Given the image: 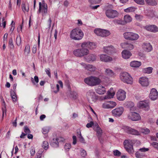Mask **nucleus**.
Instances as JSON below:
<instances>
[{"label":"nucleus","mask_w":158,"mask_h":158,"mask_svg":"<svg viewBox=\"0 0 158 158\" xmlns=\"http://www.w3.org/2000/svg\"><path fill=\"white\" fill-rule=\"evenodd\" d=\"M85 82L91 86L99 85L101 82V80L99 78L95 76H90L85 79Z\"/></svg>","instance_id":"1"},{"label":"nucleus","mask_w":158,"mask_h":158,"mask_svg":"<svg viewBox=\"0 0 158 158\" xmlns=\"http://www.w3.org/2000/svg\"><path fill=\"white\" fill-rule=\"evenodd\" d=\"M105 74L109 77H113L115 76L113 71L109 68L105 69Z\"/></svg>","instance_id":"25"},{"label":"nucleus","mask_w":158,"mask_h":158,"mask_svg":"<svg viewBox=\"0 0 158 158\" xmlns=\"http://www.w3.org/2000/svg\"><path fill=\"white\" fill-rule=\"evenodd\" d=\"M45 71L46 73L48 75V76L50 77H51V73L50 71V69L49 68L48 69H45Z\"/></svg>","instance_id":"58"},{"label":"nucleus","mask_w":158,"mask_h":158,"mask_svg":"<svg viewBox=\"0 0 158 158\" xmlns=\"http://www.w3.org/2000/svg\"><path fill=\"white\" fill-rule=\"evenodd\" d=\"M96 59V57L94 54H91L88 56L86 58V60L88 62H93Z\"/></svg>","instance_id":"33"},{"label":"nucleus","mask_w":158,"mask_h":158,"mask_svg":"<svg viewBox=\"0 0 158 158\" xmlns=\"http://www.w3.org/2000/svg\"><path fill=\"white\" fill-rule=\"evenodd\" d=\"M71 148V145L70 143H66L64 145V148L65 150L70 149Z\"/></svg>","instance_id":"57"},{"label":"nucleus","mask_w":158,"mask_h":158,"mask_svg":"<svg viewBox=\"0 0 158 158\" xmlns=\"http://www.w3.org/2000/svg\"><path fill=\"white\" fill-rule=\"evenodd\" d=\"M103 48L104 52L108 54L115 53L116 52V49L111 45L104 47Z\"/></svg>","instance_id":"17"},{"label":"nucleus","mask_w":158,"mask_h":158,"mask_svg":"<svg viewBox=\"0 0 158 158\" xmlns=\"http://www.w3.org/2000/svg\"><path fill=\"white\" fill-rule=\"evenodd\" d=\"M31 80L33 83L34 85H36V84H37L39 82L38 77L37 76H35L34 77V79L33 78L31 77Z\"/></svg>","instance_id":"41"},{"label":"nucleus","mask_w":158,"mask_h":158,"mask_svg":"<svg viewBox=\"0 0 158 158\" xmlns=\"http://www.w3.org/2000/svg\"><path fill=\"white\" fill-rule=\"evenodd\" d=\"M132 20V18L129 15H127L124 16L123 21L125 24L130 23Z\"/></svg>","instance_id":"31"},{"label":"nucleus","mask_w":158,"mask_h":158,"mask_svg":"<svg viewBox=\"0 0 158 158\" xmlns=\"http://www.w3.org/2000/svg\"><path fill=\"white\" fill-rule=\"evenodd\" d=\"M136 9V8L135 7L131 6L124 9V11L126 13H130L134 12Z\"/></svg>","instance_id":"35"},{"label":"nucleus","mask_w":158,"mask_h":158,"mask_svg":"<svg viewBox=\"0 0 158 158\" xmlns=\"http://www.w3.org/2000/svg\"><path fill=\"white\" fill-rule=\"evenodd\" d=\"M120 79L123 82L128 84H131L133 82V78L129 73L126 72L120 74Z\"/></svg>","instance_id":"3"},{"label":"nucleus","mask_w":158,"mask_h":158,"mask_svg":"<svg viewBox=\"0 0 158 158\" xmlns=\"http://www.w3.org/2000/svg\"><path fill=\"white\" fill-rule=\"evenodd\" d=\"M24 52L27 54H29L30 52V46L29 45H27L25 47L24 49Z\"/></svg>","instance_id":"50"},{"label":"nucleus","mask_w":158,"mask_h":158,"mask_svg":"<svg viewBox=\"0 0 158 158\" xmlns=\"http://www.w3.org/2000/svg\"><path fill=\"white\" fill-rule=\"evenodd\" d=\"M73 144L74 145H75L77 143V138L76 136L74 135L73 137Z\"/></svg>","instance_id":"61"},{"label":"nucleus","mask_w":158,"mask_h":158,"mask_svg":"<svg viewBox=\"0 0 158 158\" xmlns=\"http://www.w3.org/2000/svg\"><path fill=\"white\" fill-rule=\"evenodd\" d=\"M126 104L127 107L130 109V112L134 111L136 110V108L134 106V104L133 102H128Z\"/></svg>","instance_id":"29"},{"label":"nucleus","mask_w":158,"mask_h":158,"mask_svg":"<svg viewBox=\"0 0 158 158\" xmlns=\"http://www.w3.org/2000/svg\"><path fill=\"white\" fill-rule=\"evenodd\" d=\"M141 65V63L138 61L134 60L131 62L130 63V65L133 68H138Z\"/></svg>","instance_id":"30"},{"label":"nucleus","mask_w":158,"mask_h":158,"mask_svg":"<svg viewBox=\"0 0 158 158\" xmlns=\"http://www.w3.org/2000/svg\"><path fill=\"white\" fill-rule=\"evenodd\" d=\"M136 19L138 21L142 20L143 19V16L142 15L136 14L135 16Z\"/></svg>","instance_id":"51"},{"label":"nucleus","mask_w":158,"mask_h":158,"mask_svg":"<svg viewBox=\"0 0 158 158\" xmlns=\"http://www.w3.org/2000/svg\"><path fill=\"white\" fill-rule=\"evenodd\" d=\"M137 105L138 107L141 108H145L146 110H148L149 109L148 105V103L143 101L139 102Z\"/></svg>","instance_id":"27"},{"label":"nucleus","mask_w":158,"mask_h":158,"mask_svg":"<svg viewBox=\"0 0 158 158\" xmlns=\"http://www.w3.org/2000/svg\"><path fill=\"white\" fill-rule=\"evenodd\" d=\"M134 1L136 3L140 5H143L144 3V0H134Z\"/></svg>","instance_id":"54"},{"label":"nucleus","mask_w":158,"mask_h":158,"mask_svg":"<svg viewBox=\"0 0 158 158\" xmlns=\"http://www.w3.org/2000/svg\"><path fill=\"white\" fill-rule=\"evenodd\" d=\"M84 68L88 71L94 72L97 70V68L94 65L90 64H86L84 63L80 64Z\"/></svg>","instance_id":"15"},{"label":"nucleus","mask_w":158,"mask_h":158,"mask_svg":"<svg viewBox=\"0 0 158 158\" xmlns=\"http://www.w3.org/2000/svg\"><path fill=\"white\" fill-rule=\"evenodd\" d=\"M77 137L79 139L80 142L82 143H85V140L81 135L80 131L77 132Z\"/></svg>","instance_id":"37"},{"label":"nucleus","mask_w":158,"mask_h":158,"mask_svg":"<svg viewBox=\"0 0 158 158\" xmlns=\"http://www.w3.org/2000/svg\"><path fill=\"white\" fill-rule=\"evenodd\" d=\"M94 123L93 122L91 121L89 123H88L86 125V127L87 128H89L91 127L93 125H94Z\"/></svg>","instance_id":"59"},{"label":"nucleus","mask_w":158,"mask_h":158,"mask_svg":"<svg viewBox=\"0 0 158 158\" xmlns=\"http://www.w3.org/2000/svg\"><path fill=\"white\" fill-rule=\"evenodd\" d=\"M71 97L73 99H75L77 98V94L76 92L75 91L71 92Z\"/></svg>","instance_id":"49"},{"label":"nucleus","mask_w":158,"mask_h":158,"mask_svg":"<svg viewBox=\"0 0 158 158\" xmlns=\"http://www.w3.org/2000/svg\"><path fill=\"white\" fill-rule=\"evenodd\" d=\"M122 55L123 58L127 59L130 58L132 55V53L130 52L127 50H124L122 52Z\"/></svg>","instance_id":"26"},{"label":"nucleus","mask_w":158,"mask_h":158,"mask_svg":"<svg viewBox=\"0 0 158 158\" xmlns=\"http://www.w3.org/2000/svg\"><path fill=\"white\" fill-rule=\"evenodd\" d=\"M5 19L4 18H3L2 19V20L3 21V23L2 25L1 26V24H0V26L2 27L3 26V28H5L6 27V21H4Z\"/></svg>","instance_id":"63"},{"label":"nucleus","mask_w":158,"mask_h":158,"mask_svg":"<svg viewBox=\"0 0 158 158\" xmlns=\"http://www.w3.org/2000/svg\"><path fill=\"white\" fill-rule=\"evenodd\" d=\"M49 143L47 141H44L42 144V147L45 150H47L48 148Z\"/></svg>","instance_id":"42"},{"label":"nucleus","mask_w":158,"mask_h":158,"mask_svg":"<svg viewBox=\"0 0 158 158\" xmlns=\"http://www.w3.org/2000/svg\"><path fill=\"white\" fill-rule=\"evenodd\" d=\"M119 13L114 10L111 9H107L105 11V15L107 17L110 19H114L117 17Z\"/></svg>","instance_id":"7"},{"label":"nucleus","mask_w":158,"mask_h":158,"mask_svg":"<svg viewBox=\"0 0 158 158\" xmlns=\"http://www.w3.org/2000/svg\"><path fill=\"white\" fill-rule=\"evenodd\" d=\"M74 55L77 57H81L86 55L89 53V50L85 48H82L75 50L73 52Z\"/></svg>","instance_id":"4"},{"label":"nucleus","mask_w":158,"mask_h":158,"mask_svg":"<svg viewBox=\"0 0 158 158\" xmlns=\"http://www.w3.org/2000/svg\"><path fill=\"white\" fill-rule=\"evenodd\" d=\"M81 48H88L90 49H93L96 48V45L93 42H87L82 43L81 45Z\"/></svg>","instance_id":"18"},{"label":"nucleus","mask_w":158,"mask_h":158,"mask_svg":"<svg viewBox=\"0 0 158 158\" xmlns=\"http://www.w3.org/2000/svg\"><path fill=\"white\" fill-rule=\"evenodd\" d=\"M9 45L10 49H13L14 48V46L12 38H10L9 40Z\"/></svg>","instance_id":"43"},{"label":"nucleus","mask_w":158,"mask_h":158,"mask_svg":"<svg viewBox=\"0 0 158 158\" xmlns=\"http://www.w3.org/2000/svg\"><path fill=\"white\" fill-rule=\"evenodd\" d=\"M102 0H89V2L91 4H96L99 3Z\"/></svg>","instance_id":"47"},{"label":"nucleus","mask_w":158,"mask_h":158,"mask_svg":"<svg viewBox=\"0 0 158 158\" xmlns=\"http://www.w3.org/2000/svg\"><path fill=\"white\" fill-rule=\"evenodd\" d=\"M81 154L82 156L85 157L86 155V152L84 149H82Z\"/></svg>","instance_id":"56"},{"label":"nucleus","mask_w":158,"mask_h":158,"mask_svg":"<svg viewBox=\"0 0 158 158\" xmlns=\"http://www.w3.org/2000/svg\"><path fill=\"white\" fill-rule=\"evenodd\" d=\"M143 49L146 51L149 52L152 49V46L149 43H144L142 45Z\"/></svg>","instance_id":"24"},{"label":"nucleus","mask_w":158,"mask_h":158,"mask_svg":"<svg viewBox=\"0 0 158 158\" xmlns=\"http://www.w3.org/2000/svg\"><path fill=\"white\" fill-rule=\"evenodd\" d=\"M132 141L131 140H125L124 142V147L128 152H131L133 150V145Z\"/></svg>","instance_id":"13"},{"label":"nucleus","mask_w":158,"mask_h":158,"mask_svg":"<svg viewBox=\"0 0 158 158\" xmlns=\"http://www.w3.org/2000/svg\"><path fill=\"white\" fill-rule=\"evenodd\" d=\"M158 97V92L157 90L154 89H152L150 91L149 97L151 99L153 100H156Z\"/></svg>","instance_id":"20"},{"label":"nucleus","mask_w":158,"mask_h":158,"mask_svg":"<svg viewBox=\"0 0 158 158\" xmlns=\"http://www.w3.org/2000/svg\"><path fill=\"white\" fill-rule=\"evenodd\" d=\"M84 36V33L81 30L78 28L74 29L71 31L70 37L75 40H80Z\"/></svg>","instance_id":"2"},{"label":"nucleus","mask_w":158,"mask_h":158,"mask_svg":"<svg viewBox=\"0 0 158 158\" xmlns=\"http://www.w3.org/2000/svg\"><path fill=\"white\" fill-rule=\"evenodd\" d=\"M2 117L3 118L4 115V114L6 115V108L5 107H4V108H2Z\"/></svg>","instance_id":"62"},{"label":"nucleus","mask_w":158,"mask_h":158,"mask_svg":"<svg viewBox=\"0 0 158 158\" xmlns=\"http://www.w3.org/2000/svg\"><path fill=\"white\" fill-rule=\"evenodd\" d=\"M135 156L136 158H142L145 156V155L144 153L142 152L139 150L135 153Z\"/></svg>","instance_id":"36"},{"label":"nucleus","mask_w":158,"mask_h":158,"mask_svg":"<svg viewBox=\"0 0 158 158\" xmlns=\"http://www.w3.org/2000/svg\"><path fill=\"white\" fill-rule=\"evenodd\" d=\"M123 129L126 133L132 135H139L140 134V132L128 126H124Z\"/></svg>","instance_id":"9"},{"label":"nucleus","mask_w":158,"mask_h":158,"mask_svg":"<svg viewBox=\"0 0 158 158\" xmlns=\"http://www.w3.org/2000/svg\"><path fill=\"white\" fill-rule=\"evenodd\" d=\"M36 51V46L34 45L32 48V52L34 53H35Z\"/></svg>","instance_id":"64"},{"label":"nucleus","mask_w":158,"mask_h":158,"mask_svg":"<svg viewBox=\"0 0 158 158\" xmlns=\"http://www.w3.org/2000/svg\"><path fill=\"white\" fill-rule=\"evenodd\" d=\"M124 111V108L122 106H119L113 110L112 113L113 116L116 117H118L122 114Z\"/></svg>","instance_id":"11"},{"label":"nucleus","mask_w":158,"mask_h":158,"mask_svg":"<svg viewBox=\"0 0 158 158\" xmlns=\"http://www.w3.org/2000/svg\"><path fill=\"white\" fill-rule=\"evenodd\" d=\"M102 107L104 109H110L109 102L103 103L102 105Z\"/></svg>","instance_id":"44"},{"label":"nucleus","mask_w":158,"mask_h":158,"mask_svg":"<svg viewBox=\"0 0 158 158\" xmlns=\"http://www.w3.org/2000/svg\"><path fill=\"white\" fill-rule=\"evenodd\" d=\"M146 29L148 31L155 33L158 31V28L155 25L147 26L146 27Z\"/></svg>","instance_id":"28"},{"label":"nucleus","mask_w":158,"mask_h":158,"mask_svg":"<svg viewBox=\"0 0 158 158\" xmlns=\"http://www.w3.org/2000/svg\"><path fill=\"white\" fill-rule=\"evenodd\" d=\"M128 118L133 121H136L140 120L141 117L139 114L136 112L130 111L127 115Z\"/></svg>","instance_id":"12"},{"label":"nucleus","mask_w":158,"mask_h":158,"mask_svg":"<svg viewBox=\"0 0 158 158\" xmlns=\"http://www.w3.org/2000/svg\"><path fill=\"white\" fill-rule=\"evenodd\" d=\"M139 82L142 86L144 87L148 86L149 83L148 79L145 77L140 78Z\"/></svg>","instance_id":"21"},{"label":"nucleus","mask_w":158,"mask_h":158,"mask_svg":"<svg viewBox=\"0 0 158 158\" xmlns=\"http://www.w3.org/2000/svg\"><path fill=\"white\" fill-rule=\"evenodd\" d=\"M109 102L110 109L113 108L117 105L116 102H114L110 101Z\"/></svg>","instance_id":"46"},{"label":"nucleus","mask_w":158,"mask_h":158,"mask_svg":"<svg viewBox=\"0 0 158 158\" xmlns=\"http://www.w3.org/2000/svg\"><path fill=\"white\" fill-rule=\"evenodd\" d=\"M152 145L156 148L158 149V143L156 142H153Z\"/></svg>","instance_id":"60"},{"label":"nucleus","mask_w":158,"mask_h":158,"mask_svg":"<svg viewBox=\"0 0 158 158\" xmlns=\"http://www.w3.org/2000/svg\"><path fill=\"white\" fill-rule=\"evenodd\" d=\"M99 56L100 60L102 61L109 62L112 60V58L106 55L101 54Z\"/></svg>","instance_id":"22"},{"label":"nucleus","mask_w":158,"mask_h":158,"mask_svg":"<svg viewBox=\"0 0 158 158\" xmlns=\"http://www.w3.org/2000/svg\"><path fill=\"white\" fill-rule=\"evenodd\" d=\"M64 138L60 137L56 139H53L51 143V145L54 148H57L59 146V142L60 141H63Z\"/></svg>","instance_id":"19"},{"label":"nucleus","mask_w":158,"mask_h":158,"mask_svg":"<svg viewBox=\"0 0 158 158\" xmlns=\"http://www.w3.org/2000/svg\"><path fill=\"white\" fill-rule=\"evenodd\" d=\"M121 46L123 48L130 50L134 49L135 48V46L133 44L129 42L122 43L121 44Z\"/></svg>","instance_id":"16"},{"label":"nucleus","mask_w":158,"mask_h":158,"mask_svg":"<svg viewBox=\"0 0 158 158\" xmlns=\"http://www.w3.org/2000/svg\"><path fill=\"white\" fill-rule=\"evenodd\" d=\"M49 131V128L48 127H45L42 129V132L44 134H47Z\"/></svg>","instance_id":"48"},{"label":"nucleus","mask_w":158,"mask_h":158,"mask_svg":"<svg viewBox=\"0 0 158 158\" xmlns=\"http://www.w3.org/2000/svg\"><path fill=\"white\" fill-rule=\"evenodd\" d=\"M114 94L115 93L114 92H110L108 91L107 92V95L104 97V99H106L113 98Z\"/></svg>","instance_id":"38"},{"label":"nucleus","mask_w":158,"mask_h":158,"mask_svg":"<svg viewBox=\"0 0 158 158\" xmlns=\"http://www.w3.org/2000/svg\"><path fill=\"white\" fill-rule=\"evenodd\" d=\"M149 150V149L148 148H146L144 147L142 148H140L139 149L140 152L143 153H144L146 152H147Z\"/></svg>","instance_id":"55"},{"label":"nucleus","mask_w":158,"mask_h":158,"mask_svg":"<svg viewBox=\"0 0 158 158\" xmlns=\"http://www.w3.org/2000/svg\"><path fill=\"white\" fill-rule=\"evenodd\" d=\"M153 68L152 67H149L145 68L143 69V72L149 74L152 72Z\"/></svg>","instance_id":"40"},{"label":"nucleus","mask_w":158,"mask_h":158,"mask_svg":"<svg viewBox=\"0 0 158 158\" xmlns=\"http://www.w3.org/2000/svg\"><path fill=\"white\" fill-rule=\"evenodd\" d=\"M96 92L100 95L103 94L106 92V89L101 85H98L95 89Z\"/></svg>","instance_id":"23"},{"label":"nucleus","mask_w":158,"mask_h":158,"mask_svg":"<svg viewBox=\"0 0 158 158\" xmlns=\"http://www.w3.org/2000/svg\"><path fill=\"white\" fill-rule=\"evenodd\" d=\"M114 156H120L121 155V153L117 150H115L113 151Z\"/></svg>","instance_id":"52"},{"label":"nucleus","mask_w":158,"mask_h":158,"mask_svg":"<svg viewBox=\"0 0 158 158\" xmlns=\"http://www.w3.org/2000/svg\"><path fill=\"white\" fill-rule=\"evenodd\" d=\"M86 96L89 102L91 103L95 102L98 99V96L93 90L89 91L87 93Z\"/></svg>","instance_id":"6"},{"label":"nucleus","mask_w":158,"mask_h":158,"mask_svg":"<svg viewBox=\"0 0 158 158\" xmlns=\"http://www.w3.org/2000/svg\"><path fill=\"white\" fill-rule=\"evenodd\" d=\"M24 131L26 133V134L30 133L31 132V131L28 127L27 126H25L24 127Z\"/></svg>","instance_id":"53"},{"label":"nucleus","mask_w":158,"mask_h":158,"mask_svg":"<svg viewBox=\"0 0 158 158\" xmlns=\"http://www.w3.org/2000/svg\"><path fill=\"white\" fill-rule=\"evenodd\" d=\"M22 8L24 13L27 12L29 11V7L28 5L25 4L24 3H22Z\"/></svg>","instance_id":"39"},{"label":"nucleus","mask_w":158,"mask_h":158,"mask_svg":"<svg viewBox=\"0 0 158 158\" xmlns=\"http://www.w3.org/2000/svg\"><path fill=\"white\" fill-rule=\"evenodd\" d=\"M96 131L97 132V135L98 137V139L99 141L101 142L100 139L102 135V130L98 126L96 127Z\"/></svg>","instance_id":"32"},{"label":"nucleus","mask_w":158,"mask_h":158,"mask_svg":"<svg viewBox=\"0 0 158 158\" xmlns=\"http://www.w3.org/2000/svg\"><path fill=\"white\" fill-rule=\"evenodd\" d=\"M39 4V9L38 11L39 13H41L43 16H45L48 13L47 4L44 3V1H43L42 3L40 2Z\"/></svg>","instance_id":"8"},{"label":"nucleus","mask_w":158,"mask_h":158,"mask_svg":"<svg viewBox=\"0 0 158 158\" xmlns=\"http://www.w3.org/2000/svg\"><path fill=\"white\" fill-rule=\"evenodd\" d=\"M146 4L151 6H155L157 4L156 0H145Z\"/></svg>","instance_id":"34"},{"label":"nucleus","mask_w":158,"mask_h":158,"mask_svg":"<svg viewBox=\"0 0 158 158\" xmlns=\"http://www.w3.org/2000/svg\"><path fill=\"white\" fill-rule=\"evenodd\" d=\"M123 35L125 39L131 41L136 40L139 38L138 34L130 32H126Z\"/></svg>","instance_id":"5"},{"label":"nucleus","mask_w":158,"mask_h":158,"mask_svg":"<svg viewBox=\"0 0 158 158\" xmlns=\"http://www.w3.org/2000/svg\"><path fill=\"white\" fill-rule=\"evenodd\" d=\"M126 93L122 89H119L117 93L116 96L117 99L119 101H123L126 98Z\"/></svg>","instance_id":"14"},{"label":"nucleus","mask_w":158,"mask_h":158,"mask_svg":"<svg viewBox=\"0 0 158 158\" xmlns=\"http://www.w3.org/2000/svg\"><path fill=\"white\" fill-rule=\"evenodd\" d=\"M16 43L18 46L20 45L21 43V40L20 35L17 36L16 38Z\"/></svg>","instance_id":"45"},{"label":"nucleus","mask_w":158,"mask_h":158,"mask_svg":"<svg viewBox=\"0 0 158 158\" xmlns=\"http://www.w3.org/2000/svg\"><path fill=\"white\" fill-rule=\"evenodd\" d=\"M94 32L97 35L102 37H106L109 36L110 33L109 31L101 29H96Z\"/></svg>","instance_id":"10"}]
</instances>
